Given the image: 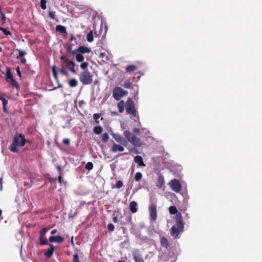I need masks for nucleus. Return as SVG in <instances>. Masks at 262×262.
Returning a JSON list of instances; mask_svg holds the SVG:
<instances>
[{"label":"nucleus","instance_id":"f257e3e1","mask_svg":"<svg viewBox=\"0 0 262 262\" xmlns=\"http://www.w3.org/2000/svg\"><path fill=\"white\" fill-rule=\"evenodd\" d=\"M176 224L172 227L170 230V234L174 238H178L184 228V223L182 215L180 213L177 214L176 217Z\"/></svg>","mask_w":262,"mask_h":262},{"label":"nucleus","instance_id":"f03ea898","mask_svg":"<svg viewBox=\"0 0 262 262\" xmlns=\"http://www.w3.org/2000/svg\"><path fill=\"white\" fill-rule=\"evenodd\" d=\"M25 143L26 139L24 135L16 134L14 137L12 143L9 146V149L13 152H17L18 147L25 146Z\"/></svg>","mask_w":262,"mask_h":262},{"label":"nucleus","instance_id":"7ed1b4c3","mask_svg":"<svg viewBox=\"0 0 262 262\" xmlns=\"http://www.w3.org/2000/svg\"><path fill=\"white\" fill-rule=\"evenodd\" d=\"M126 113L129 115L130 118L135 121L139 120V116L138 111L135 108V104L130 99H128L126 101Z\"/></svg>","mask_w":262,"mask_h":262},{"label":"nucleus","instance_id":"20e7f679","mask_svg":"<svg viewBox=\"0 0 262 262\" xmlns=\"http://www.w3.org/2000/svg\"><path fill=\"white\" fill-rule=\"evenodd\" d=\"M123 135L126 140L133 145L136 147H140L142 145V143L140 139L136 137L134 134L130 132L125 130L123 133Z\"/></svg>","mask_w":262,"mask_h":262},{"label":"nucleus","instance_id":"39448f33","mask_svg":"<svg viewBox=\"0 0 262 262\" xmlns=\"http://www.w3.org/2000/svg\"><path fill=\"white\" fill-rule=\"evenodd\" d=\"M91 73L89 71L84 70L80 74L79 80L83 84H90L93 81Z\"/></svg>","mask_w":262,"mask_h":262},{"label":"nucleus","instance_id":"423d86ee","mask_svg":"<svg viewBox=\"0 0 262 262\" xmlns=\"http://www.w3.org/2000/svg\"><path fill=\"white\" fill-rule=\"evenodd\" d=\"M127 94V92L120 87L115 88L113 92V97L116 100H120L122 97Z\"/></svg>","mask_w":262,"mask_h":262},{"label":"nucleus","instance_id":"0eeeda50","mask_svg":"<svg viewBox=\"0 0 262 262\" xmlns=\"http://www.w3.org/2000/svg\"><path fill=\"white\" fill-rule=\"evenodd\" d=\"M60 59L64 62L67 68H68L71 72L73 73H76L75 70V64L73 61L69 60L67 57L64 56H61Z\"/></svg>","mask_w":262,"mask_h":262},{"label":"nucleus","instance_id":"6e6552de","mask_svg":"<svg viewBox=\"0 0 262 262\" xmlns=\"http://www.w3.org/2000/svg\"><path fill=\"white\" fill-rule=\"evenodd\" d=\"M149 219L151 221L156 220L157 216V205L154 203H150L149 205Z\"/></svg>","mask_w":262,"mask_h":262},{"label":"nucleus","instance_id":"1a4fd4ad","mask_svg":"<svg viewBox=\"0 0 262 262\" xmlns=\"http://www.w3.org/2000/svg\"><path fill=\"white\" fill-rule=\"evenodd\" d=\"M169 185L171 189L176 192H179L181 190V184L177 179L172 180L169 183Z\"/></svg>","mask_w":262,"mask_h":262},{"label":"nucleus","instance_id":"9d476101","mask_svg":"<svg viewBox=\"0 0 262 262\" xmlns=\"http://www.w3.org/2000/svg\"><path fill=\"white\" fill-rule=\"evenodd\" d=\"M114 139L117 142L120 143L122 144L124 146H126L127 141L126 140L122 137L121 136L115 134H113L112 135Z\"/></svg>","mask_w":262,"mask_h":262},{"label":"nucleus","instance_id":"9b49d317","mask_svg":"<svg viewBox=\"0 0 262 262\" xmlns=\"http://www.w3.org/2000/svg\"><path fill=\"white\" fill-rule=\"evenodd\" d=\"M133 256L136 262H144L141 255L140 254L138 250H135L133 252Z\"/></svg>","mask_w":262,"mask_h":262},{"label":"nucleus","instance_id":"f8f14e48","mask_svg":"<svg viewBox=\"0 0 262 262\" xmlns=\"http://www.w3.org/2000/svg\"><path fill=\"white\" fill-rule=\"evenodd\" d=\"M49 240L51 243H62L64 241V238L60 236H51Z\"/></svg>","mask_w":262,"mask_h":262},{"label":"nucleus","instance_id":"ddd939ff","mask_svg":"<svg viewBox=\"0 0 262 262\" xmlns=\"http://www.w3.org/2000/svg\"><path fill=\"white\" fill-rule=\"evenodd\" d=\"M55 248L53 245H50L49 248L45 253V255L46 256V257H47V258L51 257L53 254Z\"/></svg>","mask_w":262,"mask_h":262},{"label":"nucleus","instance_id":"4468645a","mask_svg":"<svg viewBox=\"0 0 262 262\" xmlns=\"http://www.w3.org/2000/svg\"><path fill=\"white\" fill-rule=\"evenodd\" d=\"M124 150V148L122 146L115 143L113 144L111 148V150L114 152H117L118 151H123Z\"/></svg>","mask_w":262,"mask_h":262},{"label":"nucleus","instance_id":"2eb2a0df","mask_svg":"<svg viewBox=\"0 0 262 262\" xmlns=\"http://www.w3.org/2000/svg\"><path fill=\"white\" fill-rule=\"evenodd\" d=\"M137 203L135 201H132L130 203L129 208L132 213H135L137 211Z\"/></svg>","mask_w":262,"mask_h":262},{"label":"nucleus","instance_id":"dca6fc26","mask_svg":"<svg viewBox=\"0 0 262 262\" xmlns=\"http://www.w3.org/2000/svg\"><path fill=\"white\" fill-rule=\"evenodd\" d=\"M165 183L164 178L162 174H159L158 178V188H161Z\"/></svg>","mask_w":262,"mask_h":262},{"label":"nucleus","instance_id":"f3484780","mask_svg":"<svg viewBox=\"0 0 262 262\" xmlns=\"http://www.w3.org/2000/svg\"><path fill=\"white\" fill-rule=\"evenodd\" d=\"M14 78H13L12 74L11 72V69L9 67H7L6 71V80L8 82H10Z\"/></svg>","mask_w":262,"mask_h":262},{"label":"nucleus","instance_id":"a211bd4d","mask_svg":"<svg viewBox=\"0 0 262 262\" xmlns=\"http://www.w3.org/2000/svg\"><path fill=\"white\" fill-rule=\"evenodd\" d=\"M135 162L138 164L139 166H144L143 159L140 156H136L134 158Z\"/></svg>","mask_w":262,"mask_h":262},{"label":"nucleus","instance_id":"6ab92c4d","mask_svg":"<svg viewBox=\"0 0 262 262\" xmlns=\"http://www.w3.org/2000/svg\"><path fill=\"white\" fill-rule=\"evenodd\" d=\"M91 51L90 49L84 46H80L77 49V52L81 54H84L85 53H90Z\"/></svg>","mask_w":262,"mask_h":262},{"label":"nucleus","instance_id":"aec40b11","mask_svg":"<svg viewBox=\"0 0 262 262\" xmlns=\"http://www.w3.org/2000/svg\"><path fill=\"white\" fill-rule=\"evenodd\" d=\"M56 31L60 32L62 34H67L66 28L65 27L61 25H57L56 27Z\"/></svg>","mask_w":262,"mask_h":262},{"label":"nucleus","instance_id":"412c9836","mask_svg":"<svg viewBox=\"0 0 262 262\" xmlns=\"http://www.w3.org/2000/svg\"><path fill=\"white\" fill-rule=\"evenodd\" d=\"M0 100L2 101L3 103V109L5 113H7L8 111L6 106L8 104V100L5 98L0 96Z\"/></svg>","mask_w":262,"mask_h":262},{"label":"nucleus","instance_id":"4be33fe9","mask_svg":"<svg viewBox=\"0 0 262 262\" xmlns=\"http://www.w3.org/2000/svg\"><path fill=\"white\" fill-rule=\"evenodd\" d=\"M160 243H161V245L165 248H167L169 245V244H168L167 238H166L164 237H161Z\"/></svg>","mask_w":262,"mask_h":262},{"label":"nucleus","instance_id":"5701e85b","mask_svg":"<svg viewBox=\"0 0 262 262\" xmlns=\"http://www.w3.org/2000/svg\"><path fill=\"white\" fill-rule=\"evenodd\" d=\"M102 127L100 126H96L94 127L93 132L96 135H99L102 132Z\"/></svg>","mask_w":262,"mask_h":262},{"label":"nucleus","instance_id":"b1692460","mask_svg":"<svg viewBox=\"0 0 262 262\" xmlns=\"http://www.w3.org/2000/svg\"><path fill=\"white\" fill-rule=\"evenodd\" d=\"M136 69H137L136 66H135V65H133V64L127 66L125 68L126 72L127 73H129L130 72H133V71H135Z\"/></svg>","mask_w":262,"mask_h":262},{"label":"nucleus","instance_id":"393cba45","mask_svg":"<svg viewBox=\"0 0 262 262\" xmlns=\"http://www.w3.org/2000/svg\"><path fill=\"white\" fill-rule=\"evenodd\" d=\"M119 112L122 113L124 110V102L123 101H120L117 104Z\"/></svg>","mask_w":262,"mask_h":262},{"label":"nucleus","instance_id":"a878e982","mask_svg":"<svg viewBox=\"0 0 262 262\" xmlns=\"http://www.w3.org/2000/svg\"><path fill=\"white\" fill-rule=\"evenodd\" d=\"M169 212L170 214H175L179 213L177 209L174 206H171L169 207Z\"/></svg>","mask_w":262,"mask_h":262},{"label":"nucleus","instance_id":"bb28decb","mask_svg":"<svg viewBox=\"0 0 262 262\" xmlns=\"http://www.w3.org/2000/svg\"><path fill=\"white\" fill-rule=\"evenodd\" d=\"M52 70L53 72V76L54 78L55 79L56 81L58 82V78L57 76V72L56 70V67L55 65L53 66L52 67Z\"/></svg>","mask_w":262,"mask_h":262},{"label":"nucleus","instance_id":"cd10ccee","mask_svg":"<svg viewBox=\"0 0 262 262\" xmlns=\"http://www.w3.org/2000/svg\"><path fill=\"white\" fill-rule=\"evenodd\" d=\"M75 58H76V60H77V61H78L79 62H81L84 60L83 56L82 55V54L79 53L76 54Z\"/></svg>","mask_w":262,"mask_h":262},{"label":"nucleus","instance_id":"c85d7f7f","mask_svg":"<svg viewBox=\"0 0 262 262\" xmlns=\"http://www.w3.org/2000/svg\"><path fill=\"white\" fill-rule=\"evenodd\" d=\"M86 39L89 42H92L94 40L93 33L92 31H90L86 35Z\"/></svg>","mask_w":262,"mask_h":262},{"label":"nucleus","instance_id":"c756f323","mask_svg":"<svg viewBox=\"0 0 262 262\" xmlns=\"http://www.w3.org/2000/svg\"><path fill=\"white\" fill-rule=\"evenodd\" d=\"M69 84L71 87L74 88L77 85L78 82L76 79H72L69 80Z\"/></svg>","mask_w":262,"mask_h":262},{"label":"nucleus","instance_id":"7c9ffc66","mask_svg":"<svg viewBox=\"0 0 262 262\" xmlns=\"http://www.w3.org/2000/svg\"><path fill=\"white\" fill-rule=\"evenodd\" d=\"M48 229L47 228H44L42 229L39 232V237L40 239H41L43 238L45 235L46 234Z\"/></svg>","mask_w":262,"mask_h":262},{"label":"nucleus","instance_id":"2f4dec72","mask_svg":"<svg viewBox=\"0 0 262 262\" xmlns=\"http://www.w3.org/2000/svg\"><path fill=\"white\" fill-rule=\"evenodd\" d=\"M142 178V174L140 172H138L135 174V180L136 181H139Z\"/></svg>","mask_w":262,"mask_h":262},{"label":"nucleus","instance_id":"473e14b6","mask_svg":"<svg viewBox=\"0 0 262 262\" xmlns=\"http://www.w3.org/2000/svg\"><path fill=\"white\" fill-rule=\"evenodd\" d=\"M109 139L108 134L106 133H104L102 136V141L103 142H106L108 141Z\"/></svg>","mask_w":262,"mask_h":262},{"label":"nucleus","instance_id":"72a5a7b5","mask_svg":"<svg viewBox=\"0 0 262 262\" xmlns=\"http://www.w3.org/2000/svg\"><path fill=\"white\" fill-rule=\"evenodd\" d=\"M132 83L129 80L125 81L123 84V87L126 89H129Z\"/></svg>","mask_w":262,"mask_h":262},{"label":"nucleus","instance_id":"f704fd0d","mask_svg":"<svg viewBox=\"0 0 262 262\" xmlns=\"http://www.w3.org/2000/svg\"><path fill=\"white\" fill-rule=\"evenodd\" d=\"M10 83L11 84V85L15 87V88H16L17 89H18L19 88V84H18V83L16 82V81L13 79V80H12Z\"/></svg>","mask_w":262,"mask_h":262},{"label":"nucleus","instance_id":"c9c22d12","mask_svg":"<svg viewBox=\"0 0 262 262\" xmlns=\"http://www.w3.org/2000/svg\"><path fill=\"white\" fill-rule=\"evenodd\" d=\"M46 0H40V5L42 9L45 10L46 9Z\"/></svg>","mask_w":262,"mask_h":262},{"label":"nucleus","instance_id":"e433bc0d","mask_svg":"<svg viewBox=\"0 0 262 262\" xmlns=\"http://www.w3.org/2000/svg\"><path fill=\"white\" fill-rule=\"evenodd\" d=\"M93 168V164L92 162H88L85 165V168L87 170H92Z\"/></svg>","mask_w":262,"mask_h":262},{"label":"nucleus","instance_id":"4c0bfd02","mask_svg":"<svg viewBox=\"0 0 262 262\" xmlns=\"http://www.w3.org/2000/svg\"><path fill=\"white\" fill-rule=\"evenodd\" d=\"M0 30L2 31L3 32V33L6 35H8L11 34L10 32L9 31H8L6 28L0 27Z\"/></svg>","mask_w":262,"mask_h":262},{"label":"nucleus","instance_id":"58836bf2","mask_svg":"<svg viewBox=\"0 0 262 262\" xmlns=\"http://www.w3.org/2000/svg\"><path fill=\"white\" fill-rule=\"evenodd\" d=\"M49 16L53 19H55V12L53 11H50L49 12Z\"/></svg>","mask_w":262,"mask_h":262},{"label":"nucleus","instance_id":"ea45409f","mask_svg":"<svg viewBox=\"0 0 262 262\" xmlns=\"http://www.w3.org/2000/svg\"><path fill=\"white\" fill-rule=\"evenodd\" d=\"M16 50L18 51L19 57H23L27 54V53L25 51H23L19 49H17Z\"/></svg>","mask_w":262,"mask_h":262},{"label":"nucleus","instance_id":"a19ab883","mask_svg":"<svg viewBox=\"0 0 262 262\" xmlns=\"http://www.w3.org/2000/svg\"><path fill=\"white\" fill-rule=\"evenodd\" d=\"M115 229V226L112 224H109L107 226V229L109 231H113Z\"/></svg>","mask_w":262,"mask_h":262},{"label":"nucleus","instance_id":"79ce46f5","mask_svg":"<svg viewBox=\"0 0 262 262\" xmlns=\"http://www.w3.org/2000/svg\"><path fill=\"white\" fill-rule=\"evenodd\" d=\"M123 186V182L121 181H118L116 184V187L117 188H120Z\"/></svg>","mask_w":262,"mask_h":262},{"label":"nucleus","instance_id":"37998d69","mask_svg":"<svg viewBox=\"0 0 262 262\" xmlns=\"http://www.w3.org/2000/svg\"><path fill=\"white\" fill-rule=\"evenodd\" d=\"M88 62H82L81 64H80V68L82 69H85L86 68H87V67H88Z\"/></svg>","mask_w":262,"mask_h":262},{"label":"nucleus","instance_id":"c03bdc74","mask_svg":"<svg viewBox=\"0 0 262 262\" xmlns=\"http://www.w3.org/2000/svg\"><path fill=\"white\" fill-rule=\"evenodd\" d=\"M59 72L64 75H67L68 72L66 71V70L63 68H61L59 69Z\"/></svg>","mask_w":262,"mask_h":262},{"label":"nucleus","instance_id":"a18cd8bd","mask_svg":"<svg viewBox=\"0 0 262 262\" xmlns=\"http://www.w3.org/2000/svg\"><path fill=\"white\" fill-rule=\"evenodd\" d=\"M70 142V140L67 138L64 139L62 141V143L66 145H69Z\"/></svg>","mask_w":262,"mask_h":262},{"label":"nucleus","instance_id":"49530a36","mask_svg":"<svg viewBox=\"0 0 262 262\" xmlns=\"http://www.w3.org/2000/svg\"><path fill=\"white\" fill-rule=\"evenodd\" d=\"M100 117V114L96 113L93 115V118L94 120H98Z\"/></svg>","mask_w":262,"mask_h":262},{"label":"nucleus","instance_id":"de8ad7c7","mask_svg":"<svg viewBox=\"0 0 262 262\" xmlns=\"http://www.w3.org/2000/svg\"><path fill=\"white\" fill-rule=\"evenodd\" d=\"M79 256L77 254L74 255V262L79 261Z\"/></svg>","mask_w":262,"mask_h":262},{"label":"nucleus","instance_id":"09e8293b","mask_svg":"<svg viewBox=\"0 0 262 262\" xmlns=\"http://www.w3.org/2000/svg\"><path fill=\"white\" fill-rule=\"evenodd\" d=\"M72 46H74V44L71 43L70 46H69V48H68V50L69 52V53H72V51L73 50H72Z\"/></svg>","mask_w":262,"mask_h":262},{"label":"nucleus","instance_id":"8fccbe9b","mask_svg":"<svg viewBox=\"0 0 262 262\" xmlns=\"http://www.w3.org/2000/svg\"><path fill=\"white\" fill-rule=\"evenodd\" d=\"M140 129L137 128H135L133 131L134 134H138L140 132Z\"/></svg>","mask_w":262,"mask_h":262},{"label":"nucleus","instance_id":"3c124183","mask_svg":"<svg viewBox=\"0 0 262 262\" xmlns=\"http://www.w3.org/2000/svg\"><path fill=\"white\" fill-rule=\"evenodd\" d=\"M16 72H17V74L19 76V77L20 78H21V72H20V71L19 70V67L16 68Z\"/></svg>","mask_w":262,"mask_h":262},{"label":"nucleus","instance_id":"603ef678","mask_svg":"<svg viewBox=\"0 0 262 262\" xmlns=\"http://www.w3.org/2000/svg\"><path fill=\"white\" fill-rule=\"evenodd\" d=\"M99 57L102 58H104L106 57V54L105 53H100Z\"/></svg>","mask_w":262,"mask_h":262},{"label":"nucleus","instance_id":"864d4df0","mask_svg":"<svg viewBox=\"0 0 262 262\" xmlns=\"http://www.w3.org/2000/svg\"><path fill=\"white\" fill-rule=\"evenodd\" d=\"M113 221L114 223H117L118 222V218L116 216H114L113 218Z\"/></svg>","mask_w":262,"mask_h":262},{"label":"nucleus","instance_id":"5fc2aeb1","mask_svg":"<svg viewBox=\"0 0 262 262\" xmlns=\"http://www.w3.org/2000/svg\"><path fill=\"white\" fill-rule=\"evenodd\" d=\"M141 130L145 134H147V133H149V131L148 129H147L145 128H143L141 129Z\"/></svg>","mask_w":262,"mask_h":262},{"label":"nucleus","instance_id":"6e6d98bb","mask_svg":"<svg viewBox=\"0 0 262 262\" xmlns=\"http://www.w3.org/2000/svg\"><path fill=\"white\" fill-rule=\"evenodd\" d=\"M40 243H41V245H46V244H48V241L47 240H46L45 241H43L41 239H40Z\"/></svg>","mask_w":262,"mask_h":262},{"label":"nucleus","instance_id":"4d7b16f0","mask_svg":"<svg viewBox=\"0 0 262 262\" xmlns=\"http://www.w3.org/2000/svg\"><path fill=\"white\" fill-rule=\"evenodd\" d=\"M74 39L75 40V42H76V39L74 38V37L73 35H71L70 39V41L71 42V41H73Z\"/></svg>","mask_w":262,"mask_h":262},{"label":"nucleus","instance_id":"13d9d810","mask_svg":"<svg viewBox=\"0 0 262 262\" xmlns=\"http://www.w3.org/2000/svg\"><path fill=\"white\" fill-rule=\"evenodd\" d=\"M20 63H21L22 64H25L26 62V59H25V58H23V59H21L20 60Z\"/></svg>","mask_w":262,"mask_h":262},{"label":"nucleus","instance_id":"bf43d9fd","mask_svg":"<svg viewBox=\"0 0 262 262\" xmlns=\"http://www.w3.org/2000/svg\"><path fill=\"white\" fill-rule=\"evenodd\" d=\"M76 52H78L77 50H72V53H70L73 55H76V54H77Z\"/></svg>","mask_w":262,"mask_h":262},{"label":"nucleus","instance_id":"052dcab7","mask_svg":"<svg viewBox=\"0 0 262 262\" xmlns=\"http://www.w3.org/2000/svg\"><path fill=\"white\" fill-rule=\"evenodd\" d=\"M57 232V230L56 229H53L51 231V234L53 235V234H55Z\"/></svg>","mask_w":262,"mask_h":262},{"label":"nucleus","instance_id":"680f3d73","mask_svg":"<svg viewBox=\"0 0 262 262\" xmlns=\"http://www.w3.org/2000/svg\"><path fill=\"white\" fill-rule=\"evenodd\" d=\"M0 184H1V187H0V190H2V178H0Z\"/></svg>","mask_w":262,"mask_h":262},{"label":"nucleus","instance_id":"e2e57ef3","mask_svg":"<svg viewBox=\"0 0 262 262\" xmlns=\"http://www.w3.org/2000/svg\"><path fill=\"white\" fill-rule=\"evenodd\" d=\"M138 92H137L136 94L134 96V98L135 100H137L138 99Z\"/></svg>","mask_w":262,"mask_h":262},{"label":"nucleus","instance_id":"0e129e2a","mask_svg":"<svg viewBox=\"0 0 262 262\" xmlns=\"http://www.w3.org/2000/svg\"><path fill=\"white\" fill-rule=\"evenodd\" d=\"M71 244L74 246V240H73V237H72L71 238Z\"/></svg>","mask_w":262,"mask_h":262},{"label":"nucleus","instance_id":"69168bd1","mask_svg":"<svg viewBox=\"0 0 262 262\" xmlns=\"http://www.w3.org/2000/svg\"><path fill=\"white\" fill-rule=\"evenodd\" d=\"M62 178L60 176L58 177V181L60 183H61Z\"/></svg>","mask_w":262,"mask_h":262},{"label":"nucleus","instance_id":"338daca9","mask_svg":"<svg viewBox=\"0 0 262 262\" xmlns=\"http://www.w3.org/2000/svg\"><path fill=\"white\" fill-rule=\"evenodd\" d=\"M57 168L58 170L59 171V172H61V166H57Z\"/></svg>","mask_w":262,"mask_h":262},{"label":"nucleus","instance_id":"774afa93","mask_svg":"<svg viewBox=\"0 0 262 262\" xmlns=\"http://www.w3.org/2000/svg\"><path fill=\"white\" fill-rule=\"evenodd\" d=\"M1 14V15H2L3 19H5V14H4V13L2 12Z\"/></svg>","mask_w":262,"mask_h":262}]
</instances>
